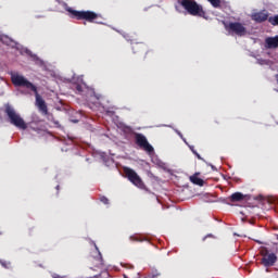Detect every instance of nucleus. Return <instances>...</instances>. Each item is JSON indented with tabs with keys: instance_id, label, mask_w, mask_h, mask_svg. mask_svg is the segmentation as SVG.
<instances>
[{
	"instance_id": "obj_23",
	"label": "nucleus",
	"mask_w": 278,
	"mask_h": 278,
	"mask_svg": "<svg viewBox=\"0 0 278 278\" xmlns=\"http://www.w3.org/2000/svg\"><path fill=\"white\" fill-rule=\"evenodd\" d=\"M258 244H262V241H256Z\"/></svg>"
},
{
	"instance_id": "obj_15",
	"label": "nucleus",
	"mask_w": 278,
	"mask_h": 278,
	"mask_svg": "<svg viewBox=\"0 0 278 278\" xmlns=\"http://www.w3.org/2000/svg\"><path fill=\"white\" fill-rule=\"evenodd\" d=\"M208 3H211V5H213V8H218L222 3V0H207Z\"/></svg>"
},
{
	"instance_id": "obj_19",
	"label": "nucleus",
	"mask_w": 278,
	"mask_h": 278,
	"mask_svg": "<svg viewBox=\"0 0 278 278\" xmlns=\"http://www.w3.org/2000/svg\"><path fill=\"white\" fill-rule=\"evenodd\" d=\"M208 166H211L212 170H216V166L210 164Z\"/></svg>"
},
{
	"instance_id": "obj_6",
	"label": "nucleus",
	"mask_w": 278,
	"mask_h": 278,
	"mask_svg": "<svg viewBox=\"0 0 278 278\" xmlns=\"http://www.w3.org/2000/svg\"><path fill=\"white\" fill-rule=\"evenodd\" d=\"M135 140H136V143L138 144V147H140L143 151H147V153H149V155H151V153H153V151H154L153 146H151L149 143V141L147 140V137L144 135L136 134Z\"/></svg>"
},
{
	"instance_id": "obj_1",
	"label": "nucleus",
	"mask_w": 278,
	"mask_h": 278,
	"mask_svg": "<svg viewBox=\"0 0 278 278\" xmlns=\"http://www.w3.org/2000/svg\"><path fill=\"white\" fill-rule=\"evenodd\" d=\"M11 79L14 86H18L20 88H26L27 90H31L33 92H35L36 105L39 112H42L45 115L49 114V111L47 110V103L45 102L42 97H40V94L38 93V89L34 84H31V81H28L25 76L18 73L11 74Z\"/></svg>"
},
{
	"instance_id": "obj_25",
	"label": "nucleus",
	"mask_w": 278,
	"mask_h": 278,
	"mask_svg": "<svg viewBox=\"0 0 278 278\" xmlns=\"http://www.w3.org/2000/svg\"><path fill=\"white\" fill-rule=\"evenodd\" d=\"M181 138H182V141L186 142V139H184V137H181Z\"/></svg>"
},
{
	"instance_id": "obj_24",
	"label": "nucleus",
	"mask_w": 278,
	"mask_h": 278,
	"mask_svg": "<svg viewBox=\"0 0 278 278\" xmlns=\"http://www.w3.org/2000/svg\"><path fill=\"white\" fill-rule=\"evenodd\" d=\"M181 138H182V141L186 142V139H184V137H181Z\"/></svg>"
},
{
	"instance_id": "obj_18",
	"label": "nucleus",
	"mask_w": 278,
	"mask_h": 278,
	"mask_svg": "<svg viewBox=\"0 0 278 278\" xmlns=\"http://www.w3.org/2000/svg\"><path fill=\"white\" fill-rule=\"evenodd\" d=\"M0 264H1V266H3L4 268H8V263L0 261Z\"/></svg>"
},
{
	"instance_id": "obj_21",
	"label": "nucleus",
	"mask_w": 278,
	"mask_h": 278,
	"mask_svg": "<svg viewBox=\"0 0 278 278\" xmlns=\"http://www.w3.org/2000/svg\"><path fill=\"white\" fill-rule=\"evenodd\" d=\"M26 53H27L28 55H31V51H29V50H27V49H26Z\"/></svg>"
},
{
	"instance_id": "obj_12",
	"label": "nucleus",
	"mask_w": 278,
	"mask_h": 278,
	"mask_svg": "<svg viewBox=\"0 0 278 278\" xmlns=\"http://www.w3.org/2000/svg\"><path fill=\"white\" fill-rule=\"evenodd\" d=\"M190 181L194 184L195 186H203V179L197 177V176H191Z\"/></svg>"
},
{
	"instance_id": "obj_8",
	"label": "nucleus",
	"mask_w": 278,
	"mask_h": 278,
	"mask_svg": "<svg viewBox=\"0 0 278 278\" xmlns=\"http://www.w3.org/2000/svg\"><path fill=\"white\" fill-rule=\"evenodd\" d=\"M229 29H230V31H233L235 34H237V36H245L247 35V28L244 27V25H242L238 22L230 23Z\"/></svg>"
},
{
	"instance_id": "obj_16",
	"label": "nucleus",
	"mask_w": 278,
	"mask_h": 278,
	"mask_svg": "<svg viewBox=\"0 0 278 278\" xmlns=\"http://www.w3.org/2000/svg\"><path fill=\"white\" fill-rule=\"evenodd\" d=\"M100 201H101L102 203H104V205H108V203H110V200H108V198H105V197H101V198H100Z\"/></svg>"
},
{
	"instance_id": "obj_14",
	"label": "nucleus",
	"mask_w": 278,
	"mask_h": 278,
	"mask_svg": "<svg viewBox=\"0 0 278 278\" xmlns=\"http://www.w3.org/2000/svg\"><path fill=\"white\" fill-rule=\"evenodd\" d=\"M270 25H278V14L268 18Z\"/></svg>"
},
{
	"instance_id": "obj_7",
	"label": "nucleus",
	"mask_w": 278,
	"mask_h": 278,
	"mask_svg": "<svg viewBox=\"0 0 278 278\" xmlns=\"http://www.w3.org/2000/svg\"><path fill=\"white\" fill-rule=\"evenodd\" d=\"M126 177H128L129 181L134 184V186H137V188H144V184L142 182V179L134 169L126 168L125 169Z\"/></svg>"
},
{
	"instance_id": "obj_3",
	"label": "nucleus",
	"mask_w": 278,
	"mask_h": 278,
	"mask_svg": "<svg viewBox=\"0 0 278 278\" xmlns=\"http://www.w3.org/2000/svg\"><path fill=\"white\" fill-rule=\"evenodd\" d=\"M180 5H182V8H185V10H187V12L189 14H191V16H200L202 18H206L205 17V11H203V7L199 5L194 1H192V0H182L180 2Z\"/></svg>"
},
{
	"instance_id": "obj_10",
	"label": "nucleus",
	"mask_w": 278,
	"mask_h": 278,
	"mask_svg": "<svg viewBox=\"0 0 278 278\" xmlns=\"http://www.w3.org/2000/svg\"><path fill=\"white\" fill-rule=\"evenodd\" d=\"M265 49H278V35L265 39Z\"/></svg>"
},
{
	"instance_id": "obj_9",
	"label": "nucleus",
	"mask_w": 278,
	"mask_h": 278,
	"mask_svg": "<svg viewBox=\"0 0 278 278\" xmlns=\"http://www.w3.org/2000/svg\"><path fill=\"white\" fill-rule=\"evenodd\" d=\"M252 21H255L256 23H264V21H268V12L261 11L256 13H252Z\"/></svg>"
},
{
	"instance_id": "obj_13",
	"label": "nucleus",
	"mask_w": 278,
	"mask_h": 278,
	"mask_svg": "<svg viewBox=\"0 0 278 278\" xmlns=\"http://www.w3.org/2000/svg\"><path fill=\"white\" fill-rule=\"evenodd\" d=\"M231 201H242L244 199V195L241 192L232 193L230 197Z\"/></svg>"
},
{
	"instance_id": "obj_17",
	"label": "nucleus",
	"mask_w": 278,
	"mask_h": 278,
	"mask_svg": "<svg viewBox=\"0 0 278 278\" xmlns=\"http://www.w3.org/2000/svg\"><path fill=\"white\" fill-rule=\"evenodd\" d=\"M194 155H197L198 160H202L201 154L197 153V151H193Z\"/></svg>"
},
{
	"instance_id": "obj_2",
	"label": "nucleus",
	"mask_w": 278,
	"mask_h": 278,
	"mask_svg": "<svg viewBox=\"0 0 278 278\" xmlns=\"http://www.w3.org/2000/svg\"><path fill=\"white\" fill-rule=\"evenodd\" d=\"M4 108H5L4 112L8 116V121L11 125H13L14 127H17V129H22V130L27 129V123H25V119H23L21 117V114H18V112H16L14 106H12L10 104H5Z\"/></svg>"
},
{
	"instance_id": "obj_5",
	"label": "nucleus",
	"mask_w": 278,
	"mask_h": 278,
	"mask_svg": "<svg viewBox=\"0 0 278 278\" xmlns=\"http://www.w3.org/2000/svg\"><path fill=\"white\" fill-rule=\"evenodd\" d=\"M67 12H70V14H73L74 16H76L79 20H85V21H89V23H92L94 21V18H97V13L92 12V11H75L71 8L66 9Z\"/></svg>"
},
{
	"instance_id": "obj_22",
	"label": "nucleus",
	"mask_w": 278,
	"mask_h": 278,
	"mask_svg": "<svg viewBox=\"0 0 278 278\" xmlns=\"http://www.w3.org/2000/svg\"><path fill=\"white\" fill-rule=\"evenodd\" d=\"M190 149H191L192 153H194V147H190Z\"/></svg>"
},
{
	"instance_id": "obj_20",
	"label": "nucleus",
	"mask_w": 278,
	"mask_h": 278,
	"mask_svg": "<svg viewBox=\"0 0 278 278\" xmlns=\"http://www.w3.org/2000/svg\"><path fill=\"white\" fill-rule=\"evenodd\" d=\"M176 134H178V136H179L180 138H182V136H184V135H181L178 130H176Z\"/></svg>"
},
{
	"instance_id": "obj_11",
	"label": "nucleus",
	"mask_w": 278,
	"mask_h": 278,
	"mask_svg": "<svg viewBox=\"0 0 278 278\" xmlns=\"http://www.w3.org/2000/svg\"><path fill=\"white\" fill-rule=\"evenodd\" d=\"M0 40L4 45H9L10 47H16V42L14 40L10 39V37H8V36H1Z\"/></svg>"
},
{
	"instance_id": "obj_4",
	"label": "nucleus",
	"mask_w": 278,
	"mask_h": 278,
	"mask_svg": "<svg viewBox=\"0 0 278 278\" xmlns=\"http://www.w3.org/2000/svg\"><path fill=\"white\" fill-rule=\"evenodd\" d=\"M261 255L263 257L262 258L263 266H265L266 268L270 266H275L277 262V254L270 253V251H268V248H263L261 249Z\"/></svg>"
}]
</instances>
